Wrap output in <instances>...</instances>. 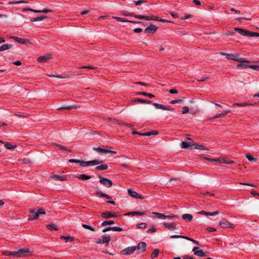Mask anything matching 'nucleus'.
I'll list each match as a JSON object with an SVG mask.
<instances>
[{"instance_id":"cd10ccee","label":"nucleus","mask_w":259,"mask_h":259,"mask_svg":"<svg viewBox=\"0 0 259 259\" xmlns=\"http://www.w3.org/2000/svg\"><path fill=\"white\" fill-rule=\"evenodd\" d=\"M137 95H142L145 96H147L150 98H152L155 97L154 95L152 94L147 93L144 92H138V93H137Z\"/></svg>"},{"instance_id":"13d9d810","label":"nucleus","mask_w":259,"mask_h":259,"mask_svg":"<svg viewBox=\"0 0 259 259\" xmlns=\"http://www.w3.org/2000/svg\"><path fill=\"white\" fill-rule=\"evenodd\" d=\"M246 157L250 161H252L255 160V159L252 156L249 154H246Z\"/></svg>"},{"instance_id":"37998d69","label":"nucleus","mask_w":259,"mask_h":259,"mask_svg":"<svg viewBox=\"0 0 259 259\" xmlns=\"http://www.w3.org/2000/svg\"><path fill=\"white\" fill-rule=\"evenodd\" d=\"M114 224V222L113 220L105 221L102 223V226H105L108 225H111Z\"/></svg>"},{"instance_id":"c85d7f7f","label":"nucleus","mask_w":259,"mask_h":259,"mask_svg":"<svg viewBox=\"0 0 259 259\" xmlns=\"http://www.w3.org/2000/svg\"><path fill=\"white\" fill-rule=\"evenodd\" d=\"M135 101L138 102L140 103H146V104H152V101L149 100H147L137 98L135 100Z\"/></svg>"},{"instance_id":"c9c22d12","label":"nucleus","mask_w":259,"mask_h":259,"mask_svg":"<svg viewBox=\"0 0 259 259\" xmlns=\"http://www.w3.org/2000/svg\"><path fill=\"white\" fill-rule=\"evenodd\" d=\"M108 166L107 164H103L96 167V169L98 170H105L108 168Z\"/></svg>"},{"instance_id":"680f3d73","label":"nucleus","mask_w":259,"mask_h":259,"mask_svg":"<svg viewBox=\"0 0 259 259\" xmlns=\"http://www.w3.org/2000/svg\"><path fill=\"white\" fill-rule=\"evenodd\" d=\"M156 231V229L154 227H152L150 229L147 230V232L148 233H152L155 232Z\"/></svg>"},{"instance_id":"5fc2aeb1","label":"nucleus","mask_w":259,"mask_h":259,"mask_svg":"<svg viewBox=\"0 0 259 259\" xmlns=\"http://www.w3.org/2000/svg\"><path fill=\"white\" fill-rule=\"evenodd\" d=\"M37 214L38 216L39 217V215L40 214H45L46 213L45 210L43 208H39L37 210Z\"/></svg>"},{"instance_id":"7ed1b4c3","label":"nucleus","mask_w":259,"mask_h":259,"mask_svg":"<svg viewBox=\"0 0 259 259\" xmlns=\"http://www.w3.org/2000/svg\"><path fill=\"white\" fill-rule=\"evenodd\" d=\"M221 54L222 55L225 56L226 58L228 60H232L240 63L245 62L244 59L239 58V55L238 54H227L225 53H221Z\"/></svg>"},{"instance_id":"603ef678","label":"nucleus","mask_w":259,"mask_h":259,"mask_svg":"<svg viewBox=\"0 0 259 259\" xmlns=\"http://www.w3.org/2000/svg\"><path fill=\"white\" fill-rule=\"evenodd\" d=\"M247 104L248 103L247 102H245V103H235L233 105V107H235V106H247Z\"/></svg>"},{"instance_id":"79ce46f5","label":"nucleus","mask_w":259,"mask_h":259,"mask_svg":"<svg viewBox=\"0 0 259 259\" xmlns=\"http://www.w3.org/2000/svg\"><path fill=\"white\" fill-rule=\"evenodd\" d=\"M112 18L114 19H116L117 21H119V22H128L129 20L125 19V18H121V17H112Z\"/></svg>"},{"instance_id":"bb28decb","label":"nucleus","mask_w":259,"mask_h":259,"mask_svg":"<svg viewBox=\"0 0 259 259\" xmlns=\"http://www.w3.org/2000/svg\"><path fill=\"white\" fill-rule=\"evenodd\" d=\"M153 214H154L155 216L156 217H157L158 219H165V215L163 213H159V212H153Z\"/></svg>"},{"instance_id":"aec40b11","label":"nucleus","mask_w":259,"mask_h":259,"mask_svg":"<svg viewBox=\"0 0 259 259\" xmlns=\"http://www.w3.org/2000/svg\"><path fill=\"white\" fill-rule=\"evenodd\" d=\"M182 218L184 220L190 222L193 219V216L190 214L185 213L182 215Z\"/></svg>"},{"instance_id":"052dcab7","label":"nucleus","mask_w":259,"mask_h":259,"mask_svg":"<svg viewBox=\"0 0 259 259\" xmlns=\"http://www.w3.org/2000/svg\"><path fill=\"white\" fill-rule=\"evenodd\" d=\"M224 117V114H223V113L222 112V113H219V114H216L215 116L212 117L211 119H214V118H220V117Z\"/></svg>"},{"instance_id":"f03ea898","label":"nucleus","mask_w":259,"mask_h":259,"mask_svg":"<svg viewBox=\"0 0 259 259\" xmlns=\"http://www.w3.org/2000/svg\"><path fill=\"white\" fill-rule=\"evenodd\" d=\"M31 255V252L29 248H23L15 251V257L19 258Z\"/></svg>"},{"instance_id":"8fccbe9b","label":"nucleus","mask_w":259,"mask_h":259,"mask_svg":"<svg viewBox=\"0 0 259 259\" xmlns=\"http://www.w3.org/2000/svg\"><path fill=\"white\" fill-rule=\"evenodd\" d=\"M184 239H186V240H188L189 241H192V242H193L194 243L197 244V245H198L199 244V242L195 240H194L192 238H191L190 237H187V236H184Z\"/></svg>"},{"instance_id":"5701e85b","label":"nucleus","mask_w":259,"mask_h":259,"mask_svg":"<svg viewBox=\"0 0 259 259\" xmlns=\"http://www.w3.org/2000/svg\"><path fill=\"white\" fill-rule=\"evenodd\" d=\"M77 178L82 180H89L92 178L91 176H87L84 174H81L76 177Z\"/></svg>"},{"instance_id":"0eeeda50","label":"nucleus","mask_w":259,"mask_h":259,"mask_svg":"<svg viewBox=\"0 0 259 259\" xmlns=\"http://www.w3.org/2000/svg\"><path fill=\"white\" fill-rule=\"evenodd\" d=\"M136 247L135 246L128 247L121 251V253L124 255H130L132 254L136 250Z\"/></svg>"},{"instance_id":"7c9ffc66","label":"nucleus","mask_w":259,"mask_h":259,"mask_svg":"<svg viewBox=\"0 0 259 259\" xmlns=\"http://www.w3.org/2000/svg\"><path fill=\"white\" fill-rule=\"evenodd\" d=\"M244 61L245 62H244L240 64H239L237 65V67L239 68H246L249 67V65L246 63H247V61H246L245 60H244ZM248 62H247V63Z\"/></svg>"},{"instance_id":"4be33fe9","label":"nucleus","mask_w":259,"mask_h":259,"mask_svg":"<svg viewBox=\"0 0 259 259\" xmlns=\"http://www.w3.org/2000/svg\"><path fill=\"white\" fill-rule=\"evenodd\" d=\"M52 178L56 180H58L60 181H64L67 180V178L65 176H61L59 175H54L52 177Z\"/></svg>"},{"instance_id":"f257e3e1","label":"nucleus","mask_w":259,"mask_h":259,"mask_svg":"<svg viewBox=\"0 0 259 259\" xmlns=\"http://www.w3.org/2000/svg\"><path fill=\"white\" fill-rule=\"evenodd\" d=\"M234 30L243 36L259 37V33L250 31L246 29L236 27L234 28Z\"/></svg>"},{"instance_id":"e433bc0d","label":"nucleus","mask_w":259,"mask_h":259,"mask_svg":"<svg viewBox=\"0 0 259 259\" xmlns=\"http://www.w3.org/2000/svg\"><path fill=\"white\" fill-rule=\"evenodd\" d=\"M185 100V98L182 97L180 99L178 100H172L170 103L172 104H175L176 103H180L184 102Z\"/></svg>"},{"instance_id":"393cba45","label":"nucleus","mask_w":259,"mask_h":259,"mask_svg":"<svg viewBox=\"0 0 259 259\" xmlns=\"http://www.w3.org/2000/svg\"><path fill=\"white\" fill-rule=\"evenodd\" d=\"M2 254L4 255L12 256L15 257V251H5L2 252Z\"/></svg>"},{"instance_id":"ea45409f","label":"nucleus","mask_w":259,"mask_h":259,"mask_svg":"<svg viewBox=\"0 0 259 259\" xmlns=\"http://www.w3.org/2000/svg\"><path fill=\"white\" fill-rule=\"evenodd\" d=\"M61 238L65 239L66 242H67L68 241H72L74 240V238L70 236H61Z\"/></svg>"},{"instance_id":"20e7f679","label":"nucleus","mask_w":259,"mask_h":259,"mask_svg":"<svg viewBox=\"0 0 259 259\" xmlns=\"http://www.w3.org/2000/svg\"><path fill=\"white\" fill-rule=\"evenodd\" d=\"M99 178H100L99 182L104 186L110 188L112 185V182L110 180L101 176H99Z\"/></svg>"},{"instance_id":"1a4fd4ad","label":"nucleus","mask_w":259,"mask_h":259,"mask_svg":"<svg viewBox=\"0 0 259 259\" xmlns=\"http://www.w3.org/2000/svg\"><path fill=\"white\" fill-rule=\"evenodd\" d=\"M157 29L158 27L156 26L153 24H150L145 29L144 32L145 33H152L156 32Z\"/></svg>"},{"instance_id":"423d86ee","label":"nucleus","mask_w":259,"mask_h":259,"mask_svg":"<svg viewBox=\"0 0 259 259\" xmlns=\"http://www.w3.org/2000/svg\"><path fill=\"white\" fill-rule=\"evenodd\" d=\"M30 214L28 216V220L30 221L36 220L38 219L37 211L33 209H29Z\"/></svg>"},{"instance_id":"f8f14e48","label":"nucleus","mask_w":259,"mask_h":259,"mask_svg":"<svg viewBox=\"0 0 259 259\" xmlns=\"http://www.w3.org/2000/svg\"><path fill=\"white\" fill-rule=\"evenodd\" d=\"M10 38L14 39L15 41L21 44H25L29 42L28 40H26L24 38L18 37L17 36H11Z\"/></svg>"},{"instance_id":"6ab92c4d","label":"nucleus","mask_w":259,"mask_h":259,"mask_svg":"<svg viewBox=\"0 0 259 259\" xmlns=\"http://www.w3.org/2000/svg\"><path fill=\"white\" fill-rule=\"evenodd\" d=\"M13 45L11 44H4L0 47V52H3L5 50H8L11 48Z\"/></svg>"},{"instance_id":"39448f33","label":"nucleus","mask_w":259,"mask_h":259,"mask_svg":"<svg viewBox=\"0 0 259 259\" xmlns=\"http://www.w3.org/2000/svg\"><path fill=\"white\" fill-rule=\"evenodd\" d=\"M220 226L223 228H234L235 226L233 224L227 221L225 219H222L220 222Z\"/></svg>"},{"instance_id":"b1692460","label":"nucleus","mask_w":259,"mask_h":259,"mask_svg":"<svg viewBox=\"0 0 259 259\" xmlns=\"http://www.w3.org/2000/svg\"><path fill=\"white\" fill-rule=\"evenodd\" d=\"M96 194L97 195H98V196H100L101 197H105L106 199H111V197L109 195H108L105 193H103L102 192H101L100 191H97L96 192Z\"/></svg>"},{"instance_id":"dca6fc26","label":"nucleus","mask_w":259,"mask_h":259,"mask_svg":"<svg viewBox=\"0 0 259 259\" xmlns=\"http://www.w3.org/2000/svg\"><path fill=\"white\" fill-rule=\"evenodd\" d=\"M135 18L140 19H144L146 20H154V16H145L143 15H135Z\"/></svg>"},{"instance_id":"9b49d317","label":"nucleus","mask_w":259,"mask_h":259,"mask_svg":"<svg viewBox=\"0 0 259 259\" xmlns=\"http://www.w3.org/2000/svg\"><path fill=\"white\" fill-rule=\"evenodd\" d=\"M152 105L156 108V109H160L163 110H168V111H171L173 110L172 108H171L170 107H167L163 106V105L159 104L158 103H153Z\"/></svg>"},{"instance_id":"49530a36","label":"nucleus","mask_w":259,"mask_h":259,"mask_svg":"<svg viewBox=\"0 0 259 259\" xmlns=\"http://www.w3.org/2000/svg\"><path fill=\"white\" fill-rule=\"evenodd\" d=\"M82 227H83L84 228H85L87 229H89V230H91L92 231H95V229L94 228L91 227V226H89L88 225H86V224H82Z\"/></svg>"},{"instance_id":"09e8293b","label":"nucleus","mask_w":259,"mask_h":259,"mask_svg":"<svg viewBox=\"0 0 259 259\" xmlns=\"http://www.w3.org/2000/svg\"><path fill=\"white\" fill-rule=\"evenodd\" d=\"M54 145L55 146H56L57 147H58L59 148V149H60V150H65V151H70V150H69L66 147L63 146L61 145L57 144L56 143H55Z\"/></svg>"},{"instance_id":"864d4df0","label":"nucleus","mask_w":259,"mask_h":259,"mask_svg":"<svg viewBox=\"0 0 259 259\" xmlns=\"http://www.w3.org/2000/svg\"><path fill=\"white\" fill-rule=\"evenodd\" d=\"M178 217L177 215H165V219H168L170 220H175L176 219H178Z\"/></svg>"},{"instance_id":"2f4dec72","label":"nucleus","mask_w":259,"mask_h":259,"mask_svg":"<svg viewBox=\"0 0 259 259\" xmlns=\"http://www.w3.org/2000/svg\"><path fill=\"white\" fill-rule=\"evenodd\" d=\"M102 238L103 239L102 242H103V243H109L111 240L110 237L109 236L104 235L102 237Z\"/></svg>"},{"instance_id":"6e6552de","label":"nucleus","mask_w":259,"mask_h":259,"mask_svg":"<svg viewBox=\"0 0 259 259\" xmlns=\"http://www.w3.org/2000/svg\"><path fill=\"white\" fill-rule=\"evenodd\" d=\"M103 163V161L102 160H94L90 161H84L83 162H82L83 164V167L87 166L88 165H96L97 164H99Z\"/></svg>"},{"instance_id":"9d476101","label":"nucleus","mask_w":259,"mask_h":259,"mask_svg":"<svg viewBox=\"0 0 259 259\" xmlns=\"http://www.w3.org/2000/svg\"><path fill=\"white\" fill-rule=\"evenodd\" d=\"M101 217L105 219H109L111 218H115L116 217V215L114 212L112 213L109 211H105L101 213Z\"/></svg>"},{"instance_id":"e2e57ef3","label":"nucleus","mask_w":259,"mask_h":259,"mask_svg":"<svg viewBox=\"0 0 259 259\" xmlns=\"http://www.w3.org/2000/svg\"><path fill=\"white\" fill-rule=\"evenodd\" d=\"M80 68L84 69H95L96 68V67L91 66H83L80 67Z\"/></svg>"},{"instance_id":"a19ab883","label":"nucleus","mask_w":259,"mask_h":259,"mask_svg":"<svg viewBox=\"0 0 259 259\" xmlns=\"http://www.w3.org/2000/svg\"><path fill=\"white\" fill-rule=\"evenodd\" d=\"M158 253H159V250L157 249H154L151 255V257L152 258H155L156 257H157L158 256Z\"/></svg>"},{"instance_id":"72a5a7b5","label":"nucleus","mask_w":259,"mask_h":259,"mask_svg":"<svg viewBox=\"0 0 259 259\" xmlns=\"http://www.w3.org/2000/svg\"><path fill=\"white\" fill-rule=\"evenodd\" d=\"M128 194L132 197L136 198L138 196V193L135 191H133L132 190H128Z\"/></svg>"},{"instance_id":"c03bdc74","label":"nucleus","mask_w":259,"mask_h":259,"mask_svg":"<svg viewBox=\"0 0 259 259\" xmlns=\"http://www.w3.org/2000/svg\"><path fill=\"white\" fill-rule=\"evenodd\" d=\"M147 224L146 223H141L137 225V227L139 229H145L146 228Z\"/></svg>"},{"instance_id":"f3484780","label":"nucleus","mask_w":259,"mask_h":259,"mask_svg":"<svg viewBox=\"0 0 259 259\" xmlns=\"http://www.w3.org/2000/svg\"><path fill=\"white\" fill-rule=\"evenodd\" d=\"M163 224L166 228L170 230H174L177 229L176 226L174 224L164 223Z\"/></svg>"},{"instance_id":"338daca9","label":"nucleus","mask_w":259,"mask_h":259,"mask_svg":"<svg viewBox=\"0 0 259 259\" xmlns=\"http://www.w3.org/2000/svg\"><path fill=\"white\" fill-rule=\"evenodd\" d=\"M169 93L171 94H177L178 93V91L176 89H171L169 90Z\"/></svg>"},{"instance_id":"de8ad7c7","label":"nucleus","mask_w":259,"mask_h":259,"mask_svg":"<svg viewBox=\"0 0 259 259\" xmlns=\"http://www.w3.org/2000/svg\"><path fill=\"white\" fill-rule=\"evenodd\" d=\"M22 11L23 12L31 11V12H35V13H39V11L38 10H33V9H31V8H24L22 10Z\"/></svg>"},{"instance_id":"a878e982","label":"nucleus","mask_w":259,"mask_h":259,"mask_svg":"<svg viewBox=\"0 0 259 259\" xmlns=\"http://www.w3.org/2000/svg\"><path fill=\"white\" fill-rule=\"evenodd\" d=\"M46 18H47V16H40V17H37L36 18L30 19V21L31 22H35V21H42L44 19H46Z\"/></svg>"},{"instance_id":"473e14b6","label":"nucleus","mask_w":259,"mask_h":259,"mask_svg":"<svg viewBox=\"0 0 259 259\" xmlns=\"http://www.w3.org/2000/svg\"><path fill=\"white\" fill-rule=\"evenodd\" d=\"M194 149H199L201 150L207 149L204 146L202 145H199L198 144H193Z\"/></svg>"},{"instance_id":"0e129e2a","label":"nucleus","mask_w":259,"mask_h":259,"mask_svg":"<svg viewBox=\"0 0 259 259\" xmlns=\"http://www.w3.org/2000/svg\"><path fill=\"white\" fill-rule=\"evenodd\" d=\"M198 213L205 215H209L210 212L205 211L204 210H202V211H199L198 212Z\"/></svg>"},{"instance_id":"ddd939ff","label":"nucleus","mask_w":259,"mask_h":259,"mask_svg":"<svg viewBox=\"0 0 259 259\" xmlns=\"http://www.w3.org/2000/svg\"><path fill=\"white\" fill-rule=\"evenodd\" d=\"M194 254L198 256H202L203 251L200 249L198 247H194L192 250Z\"/></svg>"},{"instance_id":"a211bd4d","label":"nucleus","mask_w":259,"mask_h":259,"mask_svg":"<svg viewBox=\"0 0 259 259\" xmlns=\"http://www.w3.org/2000/svg\"><path fill=\"white\" fill-rule=\"evenodd\" d=\"M181 148L183 149H194L193 145H190L185 141L182 142L181 144Z\"/></svg>"},{"instance_id":"2eb2a0df","label":"nucleus","mask_w":259,"mask_h":259,"mask_svg":"<svg viewBox=\"0 0 259 259\" xmlns=\"http://www.w3.org/2000/svg\"><path fill=\"white\" fill-rule=\"evenodd\" d=\"M217 162H219L221 163H226V164H233L235 162L232 160H229L227 159H225L223 158H217Z\"/></svg>"},{"instance_id":"3c124183","label":"nucleus","mask_w":259,"mask_h":259,"mask_svg":"<svg viewBox=\"0 0 259 259\" xmlns=\"http://www.w3.org/2000/svg\"><path fill=\"white\" fill-rule=\"evenodd\" d=\"M147 2L146 0H139L137 1H134V3L136 6L140 5L142 4H144L145 3Z\"/></svg>"},{"instance_id":"4c0bfd02","label":"nucleus","mask_w":259,"mask_h":259,"mask_svg":"<svg viewBox=\"0 0 259 259\" xmlns=\"http://www.w3.org/2000/svg\"><path fill=\"white\" fill-rule=\"evenodd\" d=\"M47 228L50 230H58V227L53 224H49L47 226Z\"/></svg>"},{"instance_id":"58836bf2","label":"nucleus","mask_w":259,"mask_h":259,"mask_svg":"<svg viewBox=\"0 0 259 259\" xmlns=\"http://www.w3.org/2000/svg\"><path fill=\"white\" fill-rule=\"evenodd\" d=\"M4 146L8 149H13L16 147V145H12L10 143H6Z\"/></svg>"},{"instance_id":"a18cd8bd","label":"nucleus","mask_w":259,"mask_h":259,"mask_svg":"<svg viewBox=\"0 0 259 259\" xmlns=\"http://www.w3.org/2000/svg\"><path fill=\"white\" fill-rule=\"evenodd\" d=\"M122 230V228L119 227H111V231L120 232Z\"/></svg>"},{"instance_id":"f704fd0d","label":"nucleus","mask_w":259,"mask_h":259,"mask_svg":"<svg viewBox=\"0 0 259 259\" xmlns=\"http://www.w3.org/2000/svg\"><path fill=\"white\" fill-rule=\"evenodd\" d=\"M69 162H70V163H79L80 164V165H81V166H83V164L82 163V162H83V160H78V159H71L69 160Z\"/></svg>"},{"instance_id":"774afa93","label":"nucleus","mask_w":259,"mask_h":259,"mask_svg":"<svg viewBox=\"0 0 259 259\" xmlns=\"http://www.w3.org/2000/svg\"><path fill=\"white\" fill-rule=\"evenodd\" d=\"M249 67L256 70H259V66L258 65H249Z\"/></svg>"},{"instance_id":"c756f323","label":"nucleus","mask_w":259,"mask_h":259,"mask_svg":"<svg viewBox=\"0 0 259 259\" xmlns=\"http://www.w3.org/2000/svg\"><path fill=\"white\" fill-rule=\"evenodd\" d=\"M79 108V106H67V107H62L59 108L58 110H63V109H66V110H71L72 109H77Z\"/></svg>"},{"instance_id":"bf43d9fd","label":"nucleus","mask_w":259,"mask_h":259,"mask_svg":"<svg viewBox=\"0 0 259 259\" xmlns=\"http://www.w3.org/2000/svg\"><path fill=\"white\" fill-rule=\"evenodd\" d=\"M131 214H132L133 215H143L144 214V212L139 211H133L131 212Z\"/></svg>"},{"instance_id":"6e6d98bb","label":"nucleus","mask_w":259,"mask_h":259,"mask_svg":"<svg viewBox=\"0 0 259 259\" xmlns=\"http://www.w3.org/2000/svg\"><path fill=\"white\" fill-rule=\"evenodd\" d=\"M50 77H57L59 78H67V77L61 75H54V74H50L48 75Z\"/></svg>"},{"instance_id":"4468645a","label":"nucleus","mask_w":259,"mask_h":259,"mask_svg":"<svg viewBox=\"0 0 259 259\" xmlns=\"http://www.w3.org/2000/svg\"><path fill=\"white\" fill-rule=\"evenodd\" d=\"M52 58L51 55L40 56L37 58V61L40 63L46 62L49 59Z\"/></svg>"},{"instance_id":"412c9836","label":"nucleus","mask_w":259,"mask_h":259,"mask_svg":"<svg viewBox=\"0 0 259 259\" xmlns=\"http://www.w3.org/2000/svg\"><path fill=\"white\" fill-rule=\"evenodd\" d=\"M146 247V244L144 242H141L138 244V249H141V252H143L145 250Z\"/></svg>"},{"instance_id":"4d7b16f0","label":"nucleus","mask_w":259,"mask_h":259,"mask_svg":"<svg viewBox=\"0 0 259 259\" xmlns=\"http://www.w3.org/2000/svg\"><path fill=\"white\" fill-rule=\"evenodd\" d=\"M93 150L95 151H97V152H98L100 153H104V149H103L100 147H98V148L94 147V148H93Z\"/></svg>"},{"instance_id":"69168bd1","label":"nucleus","mask_w":259,"mask_h":259,"mask_svg":"<svg viewBox=\"0 0 259 259\" xmlns=\"http://www.w3.org/2000/svg\"><path fill=\"white\" fill-rule=\"evenodd\" d=\"M108 153L116 154V152L115 151H113L110 150L104 149V154H108Z\"/></svg>"}]
</instances>
